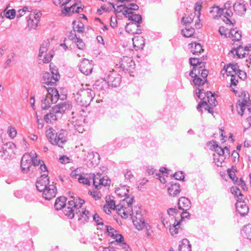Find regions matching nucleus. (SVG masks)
I'll use <instances>...</instances> for the list:
<instances>
[{"instance_id": "obj_45", "label": "nucleus", "mask_w": 251, "mask_h": 251, "mask_svg": "<svg viewBox=\"0 0 251 251\" xmlns=\"http://www.w3.org/2000/svg\"><path fill=\"white\" fill-rule=\"evenodd\" d=\"M3 14L5 17L7 19H14L16 15V10L15 9H12L6 11V9L3 11Z\"/></svg>"}, {"instance_id": "obj_8", "label": "nucleus", "mask_w": 251, "mask_h": 251, "mask_svg": "<svg viewBox=\"0 0 251 251\" xmlns=\"http://www.w3.org/2000/svg\"><path fill=\"white\" fill-rule=\"evenodd\" d=\"M50 45V41L49 40L45 41L40 46L39 49V57L40 60H42L43 62L45 63L50 62L53 56V52H50L49 54H46L49 46Z\"/></svg>"}, {"instance_id": "obj_47", "label": "nucleus", "mask_w": 251, "mask_h": 251, "mask_svg": "<svg viewBox=\"0 0 251 251\" xmlns=\"http://www.w3.org/2000/svg\"><path fill=\"white\" fill-rule=\"evenodd\" d=\"M243 232L245 234V237L251 240V225L245 226L243 229Z\"/></svg>"}, {"instance_id": "obj_27", "label": "nucleus", "mask_w": 251, "mask_h": 251, "mask_svg": "<svg viewBox=\"0 0 251 251\" xmlns=\"http://www.w3.org/2000/svg\"><path fill=\"white\" fill-rule=\"evenodd\" d=\"M132 41L133 46L136 50L143 49L145 46V40L142 36L135 37L132 38Z\"/></svg>"}, {"instance_id": "obj_2", "label": "nucleus", "mask_w": 251, "mask_h": 251, "mask_svg": "<svg viewBox=\"0 0 251 251\" xmlns=\"http://www.w3.org/2000/svg\"><path fill=\"white\" fill-rule=\"evenodd\" d=\"M71 105L66 102L59 103L52 107L49 113L44 116V120L47 123H52L62 117L67 109H69Z\"/></svg>"}, {"instance_id": "obj_32", "label": "nucleus", "mask_w": 251, "mask_h": 251, "mask_svg": "<svg viewBox=\"0 0 251 251\" xmlns=\"http://www.w3.org/2000/svg\"><path fill=\"white\" fill-rule=\"evenodd\" d=\"M189 45L190 46L191 52L194 54L199 55L203 50L201 45L200 43L194 42L190 44Z\"/></svg>"}, {"instance_id": "obj_6", "label": "nucleus", "mask_w": 251, "mask_h": 251, "mask_svg": "<svg viewBox=\"0 0 251 251\" xmlns=\"http://www.w3.org/2000/svg\"><path fill=\"white\" fill-rule=\"evenodd\" d=\"M84 202L85 201L79 198H74L73 200L69 201L67 208L64 210V214L69 219H73L75 213L77 214L79 210H81V208Z\"/></svg>"}, {"instance_id": "obj_17", "label": "nucleus", "mask_w": 251, "mask_h": 251, "mask_svg": "<svg viewBox=\"0 0 251 251\" xmlns=\"http://www.w3.org/2000/svg\"><path fill=\"white\" fill-rule=\"evenodd\" d=\"M80 71L85 75H88L91 73L93 69V65L88 59L84 58L79 65Z\"/></svg>"}, {"instance_id": "obj_3", "label": "nucleus", "mask_w": 251, "mask_h": 251, "mask_svg": "<svg viewBox=\"0 0 251 251\" xmlns=\"http://www.w3.org/2000/svg\"><path fill=\"white\" fill-rule=\"evenodd\" d=\"M46 135L51 144L57 145L62 148L67 141V131L64 129H61L56 132L52 127H49L46 130Z\"/></svg>"}, {"instance_id": "obj_30", "label": "nucleus", "mask_w": 251, "mask_h": 251, "mask_svg": "<svg viewBox=\"0 0 251 251\" xmlns=\"http://www.w3.org/2000/svg\"><path fill=\"white\" fill-rule=\"evenodd\" d=\"M66 198L64 197H60L58 198L55 202L54 207L57 210H61L62 208H67V205L66 203Z\"/></svg>"}, {"instance_id": "obj_21", "label": "nucleus", "mask_w": 251, "mask_h": 251, "mask_svg": "<svg viewBox=\"0 0 251 251\" xmlns=\"http://www.w3.org/2000/svg\"><path fill=\"white\" fill-rule=\"evenodd\" d=\"M72 124L74 126L75 132L74 134H77L78 133H82L84 131L83 126L82 124L83 123V118L80 117V120L76 119L75 116L72 117Z\"/></svg>"}, {"instance_id": "obj_50", "label": "nucleus", "mask_w": 251, "mask_h": 251, "mask_svg": "<svg viewBox=\"0 0 251 251\" xmlns=\"http://www.w3.org/2000/svg\"><path fill=\"white\" fill-rule=\"evenodd\" d=\"M231 2L230 1H227L225 4V9H226V11L225 12H224L223 13L225 14L224 16L226 17H231L233 15V13L230 9L228 8H230Z\"/></svg>"}, {"instance_id": "obj_1", "label": "nucleus", "mask_w": 251, "mask_h": 251, "mask_svg": "<svg viewBox=\"0 0 251 251\" xmlns=\"http://www.w3.org/2000/svg\"><path fill=\"white\" fill-rule=\"evenodd\" d=\"M113 197H106V201L107 206L110 209L117 211L118 214L121 215L123 218L126 219L128 215L132 212V204L134 200V197L127 196L120 201V203L116 205L112 199Z\"/></svg>"}, {"instance_id": "obj_4", "label": "nucleus", "mask_w": 251, "mask_h": 251, "mask_svg": "<svg viewBox=\"0 0 251 251\" xmlns=\"http://www.w3.org/2000/svg\"><path fill=\"white\" fill-rule=\"evenodd\" d=\"M41 88H45L48 93L46 97L41 100V106L43 109H47L51 106V104L56 103L59 99L58 91L55 87H47L45 85Z\"/></svg>"}, {"instance_id": "obj_61", "label": "nucleus", "mask_w": 251, "mask_h": 251, "mask_svg": "<svg viewBox=\"0 0 251 251\" xmlns=\"http://www.w3.org/2000/svg\"><path fill=\"white\" fill-rule=\"evenodd\" d=\"M7 133L11 138H13L16 136V129L13 127L9 126L7 130Z\"/></svg>"}, {"instance_id": "obj_25", "label": "nucleus", "mask_w": 251, "mask_h": 251, "mask_svg": "<svg viewBox=\"0 0 251 251\" xmlns=\"http://www.w3.org/2000/svg\"><path fill=\"white\" fill-rule=\"evenodd\" d=\"M178 208L183 211H187L191 207V202L186 197H181L178 201Z\"/></svg>"}, {"instance_id": "obj_18", "label": "nucleus", "mask_w": 251, "mask_h": 251, "mask_svg": "<svg viewBox=\"0 0 251 251\" xmlns=\"http://www.w3.org/2000/svg\"><path fill=\"white\" fill-rule=\"evenodd\" d=\"M125 29L127 33L131 34H141L142 30V28L139 25L133 22L127 24L125 27Z\"/></svg>"}, {"instance_id": "obj_10", "label": "nucleus", "mask_w": 251, "mask_h": 251, "mask_svg": "<svg viewBox=\"0 0 251 251\" xmlns=\"http://www.w3.org/2000/svg\"><path fill=\"white\" fill-rule=\"evenodd\" d=\"M41 16L42 13L41 11H39L36 13L34 12L30 14L29 19L27 21V27L29 30L36 29Z\"/></svg>"}, {"instance_id": "obj_39", "label": "nucleus", "mask_w": 251, "mask_h": 251, "mask_svg": "<svg viewBox=\"0 0 251 251\" xmlns=\"http://www.w3.org/2000/svg\"><path fill=\"white\" fill-rule=\"evenodd\" d=\"M195 31V30L194 28L186 27L185 29H182L181 32L184 37L189 38L193 36Z\"/></svg>"}, {"instance_id": "obj_37", "label": "nucleus", "mask_w": 251, "mask_h": 251, "mask_svg": "<svg viewBox=\"0 0 251 251\" xmlns=\"http://www.w3.org/2000/svg\"><path fill=\"white\" fill-rule=\"evenodd\" d=\"M29 154L31 157L32 164L34 167L39 166L41 163H43V161L42 160L39 159H37V155L35 151H31Z\"/></svg>"}, {"instance_id": "obj_44", "label": "nucleus", "mask_w": 251, "mask_h": 251, "mask_svg": "<svg viewBox=\"0 0 251 251\" xmlns=\"http://www.w3.org/2000/svg\"><path fill=\"white\" fill-rule=\"evenodd\" d=\"M191 77L194 78L193 83L195 85L200 86L203 85L204 84L205 80H203L201 78L198 77L196 72H195L194 74L193 75V76Z\"/></svg>"}, {"instance_id": "obj_12", "label": "nucleus", "mask_w": 251, "mask_h": 251, "mask_svg": "<svg viewBox=\"0 0 251 251\" xmlns=\"http://www.w3.org/2000/svg\"><path fill=\"white\" fill-rule=\"evenodd\" d=\"M32 159L29 153H25L21 161V168L23 173H27L32 166Z\"/></svg>"}, {"instance_id": "obj_53", "label": "nucleus", "mask_w": 251, "mask_h": 251, "mask_svg": "<svg viewBox=\"0 0 251 251\" xmlns=\"http://www.w3.org/2000/svg\"><path fill=\"white\" fill-rule=\"evenodd\" d=\"M201 71V76L204 79H205V81H207V76L208 75V71L207 70L205 69H202V67L201 66H200L197 70L196 73L197 75H199L200 74V72Z\"/></svg>"}, {"instance_id": "obj_52", "label": "nucleus", "mask_w": 251, "mask_h": 251, "mask_svg": "<svg viewBox=\"0 0 251 251\" xmlns=\"http://www.w3.org/2000/svg\"><path fill=\"white\" fill-rule=\"evenodd\" d=\"M213 148L219 156H223L225 154V150L224 148L219 147L218 144H214Z\"/></svg>"}, {"instance_id": "obj_49", "label": "nucleus", "mask_w": 251, "mask_h": 251, "mask_svg": "<svg viewBox=\"0 0 251 251\" xmlns=\"http://www.w3.org/2000/svg\"><path fill=\"white\" fill-rule=\"evenodd\" d=\"M195 15L193 14H190L189 16L186 17H182L181 19V22L183 23L184 25H187V24H190L193 21Z\"/></svg>"}, {"instance_id": "obj_7", "label": "nucleus", "mask_w": 251, "mask_h": 251, "mask_svg": "<svg viewBox=\"0 0 251 251\" xmlns=\"http://www.w3.org/2000/svg\"><path fill=\"white\" fill-rule=\"evenodd\" d=\"M134 210L135 211V215H134V212L132 209V212L128 216H131L133 223L136 228L138 230L142 229L144 227L146 223L141 214V207L140 206H135Z\"/></svg>"}, {"instance_id": "obj_59", "label": "nucleus", "mask_w": 251, "mask_h": 251, "mask_svg": "<svg viewBox=\"0 0 251 251\" xmlns=\"http://www.w3.org/2000/svg\"><path fill=\"white\" fill-rule=\"evenodd\" d=\"M174 177L177 180H184V173L182 171H179L178 172H176L174 175Z\"/></svg>"}, {"instance_id": "obj_54", "label": "nucleus", "mask_w": 251, "mask_h": 251, "mask_svg": "<svg viewBox=\"0 0 251 251\" xmlns=\"http://www.w3.org/2000/svg\"><path fill=\"white\" fill-rule=\"evenodd\" d=\"M125 7L126 8L125 10H128L129 11H132V10H136L139 8V6L136 4L133 3L127 4L126 6H125Z\"/></svg>"}, {"instance_id": "obj_29", "label": "nucleus", "mask_w": 251, "mask_h": 251, "mask_svg": "<svg viewBox=\"0 0 251 251\" xmlns=\"http://www.w3.org/2000/svg\"><path fill=\"white\" fill-rule=\"evenodd\" d=\"M189 60L190 65L193 66L192 70L189 73V75L193 76V75L194 74L195 72H197L199 67H198V65L201 63V61H200V59L198 58H190Z\"/></svg>"}, {"instance_id": "obj_33", "label": "nucleus", "mask_w": 251, "mask_h": 251, "mask_svg": "<svg viewBox=\"0 0 251 251\" xmlns=\"http://www.w3.org/2000/svg\"><path fill=\"white\" fill-rule=\"evenodd\" d=\"M180 222L177 221L176 219L172 226H170V232L173 236H176L179 233V231L181 230L180 228Z\"/></svg>"}, {"instance_id": "obj_20", "label": "nucleus", "mask_w": 251, "mask_h": 251, "mask_svg": "<svg viewBox=\"0 0 251 251\" xmlns=\"http://www.w3.org/2000/svg\"><path fill=\"white\" fill-rule=\"evenodd\" d=\"M123 14L129 20L133 21L134 23H137L140 25L142 23V18L140 14H135L133 12L129 11L128 10H124Z\"/></svg>"}, {"instance_id": "obj_22", "label": "nucleus", "mask_w": 251, "mask_h": 251, "mask_svg": "<svg viewBox=\"0 0 251 251\" xmlns=\"http://www.w3.org/2000/svg\"><path fill=\"white\" fill-rule=\"evenodd\" d=\"M237 201L236 203V211L241 216L247 215L249 212V208L245 201L242 200Z\"/></svg>"}, {"instance_id": "obj_41", "label": "nucleus", "mask_w": 251, "mask_h": 251, "mask_svg": "<svg viewBox=\"0 0 251 251\" xmlns=\"http://www.w3.org/2000/svg\"><path fill=\"white\" fill-rule=\"evenodd\" d=\"M207 99L208 102L211 106H215L217 104L216 99L210 91L207 92Z\"/></svg>"}, {"instance_id": "obj_11", "label": "nucleus", "mask_w": 251, "mask_h": 251, "mask_svg": "<svg viewBox=\"0 0 251 251\" xmlns=\"http://www.w3.org/2000/svg\"><path fill=\"white\" fill-rule=\"evenodd\" d=\"M120 67L123 69V71L131 72L132 71L135 66L134 62L132 61L130 57L128 56H124L121 59L119 62Z\"/></svg>"}, {"instance_id": "obj_42", "label": "nucleus", "mask_w": 251, "mask_h": 251, "mask_svg": "<svg viewBox=\"0 0 251 251\" xmlns=\"http://www.w3.org/2000/svg\"><path fill=\"white\" fill-rule=\"evenodd\" d=\"M92 179L93 182V184L95 186V188L97 189H99L100 188V182H101V177L100 176L97 174V176L93 174L92 175Z\"/></svg>"}, {"instance_id": "obj_57", "label": "nucleus", "mask_w": 251, "mask_h": 251, "mask_svg": "<svg viewBox=\"0 0 251 251\" xmlns=\"http://www.w3.org/2000/svg\"><path fill=\"white\" fill-rule=\"evenodd\" d=\"M93 218L97 225H103L102 219L97 213L93 216Z\"/></svg>"}, {"instance_id": "obj_15", "label": "nucleus", "mask_w": 251, "mask_h": 251, "mask_svg": "<svg viewBox=\"0 0 251 251\" xmlns=\"http://www.w3.org/2000/svg\"><path fill=\"white\" fill-rule=\"evenodd\" d=\"M121 81V75L116 72H112L108 75L106 82L109 86L117 87L120 85Z\"/></svg>"}, {"instance_id": "obj_16", "label": "nucleus", "mask_w": 251, "mask_h": 251, "mask_svg": "<svg viewBox=\"0 0 251 251\" xmlns=\"http://www.w3.org/2000/svg\"><path fill=\"white\" fill-rule=\"evenodd\" d=\"M48 175L44 174L37 179L36 186L38 191L42 192L49 185V178Z\"/></svg>"}, {"instance_id": "obj_43", "label": "nucleus", "mask_w": 251, "mask_h": 251, "mask_svg": "<svg viewBox=\"0 0 251 251\" xmlns=\"http://www.w3.org/2000/svg\"><path fill=\"white\" fill-rule=\"evenodd\" d=\"M204 106H206V107L205 108V109L207 110L209 113H212L213 112L212 108L208 105V103L206 101H202L199 102L197 105V109L199 111H200L201 110V108Z\"/></svg>"}, {"instance_id": "obj_36", "label": "nucleus", "mask_w": 251, "mask_h": 251, "mask_svg": "<svg viewBox=\"0 0 251 251\" xmlns=\"http://www.w3.org/2000/svg\"><path fill=\"white\" fill-rule=\"evenodd\" d=\"M224 9L220 8L218 6H213L210 11L213 18L216 19L221 16Z\"/></svg>"}, {"instance_id": "obj_14", "label": "nucleus", "mask_w": 251, "mask_h": 251, "mask_svg": "<svg viewBox=\"0 0 251 251\" xmlns=\"http://www.w3.org/2000/svg\"><path fill=\"white\" fill-rule=\"evenodd\" d=\"M58 81V76L51 75L49 72L44 73L42 77V82L47 85V87H54L56 82Z\"/></svg>"}, {"instance_id": "obj_51", "label": "nucleus", "mask_w": 251, "mask_h": 251, "mask_svg": "<svg viewBox=\"0 0 251 251\" xmlns=\"http://www.w3.org/2000/svg\"><path fill=\"white\" fill-rule=\"evenodd\" d=\"M75 43L78 49L83 50L85 49V43L79 37L78 38H76V40L75 41Z\"/></svg>"}, {"instance_id": "obj_26", "label": "nucleus", "mask_w": 251, "mask_h": 251, "mask_svg": "<svg viewBox=\"0 0 251 251\" xmlns=\"http://www.w3.org/2000/svg\"><path fill=\"white\" fill-rule=\"evenodd\" d=\"M109 87L105 80H98L96 81L93 85L94 89H96L98 91H102L103 93Z\"/></svg>"}, {"instance_id": "obj_48", "label": "nucleus", "mask_w": 251, "mask_h": 251, "mask_svg": "<svg viewBox=\"0 0 251 251\" xmlns=\"http://www.w3.org/2000/svg\"><path fill=\"white\" fill-rule=\"evenodd\" d=\"M124 174L126 181L131 182L134 180V176L131 171L126 170L124 172Z\"/></svg>"}, {"instance_id": "obj_31", "label": "nucleus", "mask_w": 251, "mask_h": 251, "mask_svg": "<svg viewBox=\"0 0 251 251\" xmlns=\"http://www.w3.org/2000/svg\"><path fill=\"white\" fill-rule=\"evenodd\" d=\"M179 251H191V245L187 239H183L180 242L178 246Z\"/></svg>"}, {"instance_id": "obj_64", "label": "nucleus", "mask_w": 251, "mask_h": 251, "mask_svg": "<svg viewBox=\"0 0 251 251\" xmlns=\"http://www.w3.org/2000/svg\"><path fill=\"white\" fill-rule=\"evenodd\" d=\"M26 11H28V8L27 6H25L22 9H19L17 14V17L19 18L24 15Z\"/></svg>"}, {"instance_id": "obj_23", "label": "nucleus", "mask_w": 251, "mask_h": 251, "mask_svg": "<svg viewBox=\"0 0 251 251\" xmlns=\"http://www.w3.org/2000/svg\"><path fill=\"white\" fill-rule=\"evenodd\" d=\"M233 9L235 13L242 16L247 10V7L244 1H236L233 5Z\"/></svg>"}, {"instance_id": "obj_9", "label": "nucleus", "mask_w": 251, "mask_h": 251, "mask_svg": "<svg viewBox=\"0 0 251 251\" xmlns=\"http://www.w3.org/2000/svg\"><path fill=\"white\" fill-rule=\"evenodd\" d=\"M16 145L11 142L7 143L3 145L0 151V156L4 159L13 158L15 154V149Z\"/></svg>"}, {"instance_id": "obj_60", "label": "nucleus", "mask_w": 251, "mask_h": 251, "mask_svg": "<svg viewBox=\"0 0 251 251\" xmlns=\"http://www.w3.org/2000/svg\"><path fill=\"white\" fill-rule=\"evenodd\" d=\"M106 226L107 231L108 233V235L112 237H114L115 233H117V231L111 226Z\"/></svg>"}, {"instance_id": "obj_58", "label": "nucleus", "mask_w": 251, "mask_h": 251, "mask_svg": "<svg viewBox=\"0 0 251 251\" xmlns=\"http://www.w3.org/2000/svg\"><path fill=\"white\" fill-rule=\"evenodd\" d=\"M87 156L88 157H89V159L90 160L92 159V160L91 161L92 162H93L94 161L96 162V160H93L95 157H97L98 159L100 158V155L99 153H98L97 152H94L93 151L88 152ZM95 163H96V162Z\"/></svg>"}, {"instance_id": "obj_35", "label": "nucleus", "mask_w": 251, "mask_h": 251, "mask_svg": "<svg viewBox=\"0 0 251 251\" xmlns=\"http://www.w3.org/2000/svg\"><path fill=\"white\" fill-rule=\"evenodd\" d=\"M229 37L232 38V40L238 41L241 39V32L237 28L231 29L229 32Z\"/></svg>"}, {"instance_id": "obj_24", "label": "nucleus", "mask_w": 251, "mask_h": 251, "mask_svg": "<svg viewBox=\"0 0 251 251\" xmlns=\"http://www.w3.org/2000/svg\"><path fill=\"white\" fill-rule=\"evenodd\" d=\"M78 222L80 224H84L89 220V217L91 216L90 212L86 209H82L78 212Z\"/></svg>"}, {"instance_id": "obj_13", "label": "nucleus", "mask_w": 251, "mask_h": 251, "mask_svg": "<svg viewBox=\"0 0 251 251\" xmlns=\"http://www.w3.org/2000/svg\"><path fill=\"white\" fill-rule=\"evenodd\" d=\"M250 100L249 94H245L243 98H241L238 101L237 108L238 113L242 116L244 111L246 109V107L250 106Z\"/></svg>"}, {"instance_id": "obj_40", "label": "nucleus", "mask_w": 251, "mask_h": 251, "mask_svg": "<svg viewBox=\"0 0 251 251\" xmlns=\"http://www.w3.org/2000/svg\"><path fill=\"white\" fill-rule=\"evenodd\" d=\"M244 49H243V48L242 46L239 45L238 47H237L236 49H233L231 50V52L234 53L235 52L236 54L237 55L238 58H244L245 57V53H242L243 51H244Z\"/></svg>"}, {"instance_id": "obj_34", "label": "nucleus", "mask_w": 251, "mask_h": 251, "mask_svg": "<svg viewBox=\"0 0 251 251\" xmlns=\"http://www.w3.org/2000/svg\"><path fill=\"white\" fill-rule=\"evenodd\" d=\"M128 187L126 185H123L119 188H118L115 190L116 194L121 197H123L125 196L127 197V196L132 197L130 195H128V193L129 192Z\"/></svg>"}, {"instance_id": "obj_5", "label": "nucleus", "mask_w": 251, "mask_h": 251, "mask_svg": "<svg viewBox=\"0 0 251 251\" xmlns=\"http://www.w3.org/2000/svg\"><path fill=\"white\" fill-rule=\"evenodd\" d=\"M94 92L90 89H81L75 95L76 103L81 106L87 107L95 96Z\"/></svg>"}, {"instance_id": "obj_28", "label": "nucleus", "mask_w": 251, "mask_h": 251, "mask_svg": "<svg viewBox=\"0 0 251 251\" xmlns=\"http://www.w3.org/2000/svg\"><path fill=\"white\" fill-rule=\"evenodd\" d=\"M168 191L170 195L173 197L176 196L180 192V185L179 183H172L168 187Z\"/></svg>"}, {"instance_id": "obj_19", "label": "nucleus", "mask_w": 251, "mask_h": 251, "mask_svg": "<svg viewBox=\"0 0 251 251\" xmlns=\"http://www.w3.org/2000/svg\"><path fill=\"white\" fill-rule=\"evenodd\" d=\"M43 196L46 200H50L55 197L57 193L56 187L53 185H49L43 191Z\"/></svg>"}, {"instance_id": "obj_55", "label": "nucleus", "mask_w": 251, "mask_h": 251, "mask_svg": "<svg viewBox=\"0 0 251 251\" xmlns=\"http://www.w3.org/2000/svg\"><path fill=\"white\" fill-rule=\"evenodd\" d=\"M78 37L76 34V30L73 29L71 30L68 35L69 39L75 42V41L76 40V38H78Z\"/></svg>"}, {"instance_id": "obj_62", "label": "nucleus", "mask_w": 251, "mask_h": 251, "mask_svg": "<svg viewBox=\"0 0 251 251\" xmlns=\"http://www.w3.org/2000/svg\"><path fill=\"white\" fill-rule=\"evenodd\" d=\"M236 75H238L237 77H239L242 80H245L247 78L246 73L241 70H239L238 72L236 73Z\"/></svg>"}, {"instance_id": "obj_63", "label": "nucleus", "mask_w": 251, "mask_h": 251, "mask_svg": "<svg viewBox=\"0 0 251 251\" xmlns=\"http://www.w3.org/2000/svg\"><path fill=\"white\" fill-rule=\"evenodd\" d=\"M228 69H231L232 71H233L235 74L237 73L238 71L240 70L239 69V66L237 64H229L227 66Z\"/></svg>"}, {"instance_id": "obj_46", "label": "nucleus", "mask_w": 251, "mask_h": 251, "mask_svg": "<svg viewBox=\"0 0 251 251\" xmlns=\"http://www.w3.org/2000/svg\"><path fill=\"white\" fill-rule=\"evenodd\" d=\"M76 22H73L74 29H75L76 31L79 33H83L84 31V25L82 22H79L77 25H75Z\"/></svg>"}, {"instance_id": "obj_38", "label": "nucleus", "mask_w": 251, "mask_h": 251, "mask_svg": "<svg viewBox=\"0 0 251 251\" xmlns=\"http://www.w3.org/2000/svg\"><path fill=\"white\" fill-rule=\"evenodd\" d=\"M231 193L237 198V201H241L243 200L244 196L238 187L236 186L232 187L231 188Z\"/></svg>"}, {"instance_id": "obj_56", "label": "nucleus", "mask_w": 251, "mask_h": 251, "mask_svg": "<svg viewBox=\"0 0 251 251\" xmlns=\"http://www.w3.org/2000/svg\"><path fill=\"white\" fill-rule=\"evenodd\" d=\"M91 178L88 179L87 178H85V177L83 176H79V177L78 178V181L80 183L87 184L88 185H90V179Z\"/></svg>"}]
</instances>
